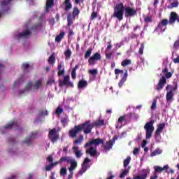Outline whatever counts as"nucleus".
Wrapping results in <instances>:
<instances>
[{
    "instance_id": "nucleus-33",
    "label": "nucleus",
    "mask_w": 179,
    "mask_h": 179,
    "mask_svg": "<svg viewBox=\"0 0 179 179\" xmlns=\"http://www.w3.org/2000/svg\"><path fill=\"white\" fill-rule=\"evenodd\" d=\"M76 18H73V17H71V15H67V26L69 27H71L72 24H73V20H75Z\"/></svg>"
},
{
    "instance_id": "nucleus-50",
    "label": "nucleus",
    "mask_w": 179,
    "mask_h": 179,
    "mask_svg": "<svg viewBox=\"0 0 179 179\" xmlns=\"http://www.w3.org/2000/svg\"><path fill=\"white\" fill-rule=\"evenodd\" d=\"M156 107H157V99H154L151 105V110H156Z\"/></svg>"
},
{
    "instance_id": "nucleus-10",
    "label": "nucleus",
    "mask_w": 179,
    "mask_h": 179,
    "mask_svg": "<svg viewBox=\"0 0 179 179\" xmlns=\"http://www.w3.org/2000/svg\"><path fill=\"white\" fill-rule=\"evenodd\" d=\"M9 3H10V1H1V11H0V19L1 17H2V15L4 13H6V12H8V10H9L10 8H9Z\"/></svg>"
},
{
    "instance_id": "nucleus-58",
    "label": "nucleus",
    "mask_w": 179,
    "mask_h": 179,
    "mask_svg": "<svg viewBox=\"0 0 179 179\" xmlns=\"http://www.w3.org/2000/svg\"><path fill=\"white\" fill-rule=\"evenodd\" d=\"M62 124H64V125H66V124L68 123V117H64L61 120Z\"/></svg>"
},
{
    "instance_id": "nucleus-22",
    "label": "nucleus",
    "mask_w": 179,
    "mask_h": 179,
    "mask_svg": "<svg viewBox=\"0 0 179 179\" xmlns=\"http://www.w3.org/2000/svg\"><path fill=\"white\" fill-rule=\"evenodd\" d=\"M70 167L69 168V171H73L78 167V162L75 159L73 158V160L69 163Z\"/></svg>"
},
{
    "instance_id": "nucleus-16",
    "label": "nucleus",
    "mask_w": 179,
    "mask_h": 179,
    "mask_svg": "<svg viewBox=\"0 0 179 179\" xmlns=\"http://www.w3.org/2000/svg\"><path fill=\"white\" fill-rule=\"evenodd\" d=\"M176 20L178 22V15L176 12L172 11L169 16V24H174Z\"/></svg>"
},
{
    "instance_id": "nucleus-56",
    "label": "nucleus",
    "mask_w": 179,
    "mask_h": 179,
    "mask_svg": "<svg viewBox=\"0 0 179 179\" xmlns=\"http://www.w3.org/2000/svg\"><path fill=\"white\" fill-rule=\"evenodd\" d=\"M178 6V1H173L171 4V8H177Z\"/></svg>"
},
{
    "instance_id": "nucleus-5",
    "label": "nucleus",
    "mask_w": 179,
    "mask_h": 179,
    "mask_svg": "<svg viewBox=\"0 0 179 179\" xmlns=\"http://www.w3.org/2000/svg\"><path fill=\"white\" fill-rule=\"evenodd\" d=\"M48 138L52 143H55L59 139V134L57 131V129L54 128L49 131Z\"/></svg>"
},
{
    "instance_id": "nucleus-31",
    "label": "nucleus",
    "mask_w": 179,
    "mask_h": 179,
    "mask_svg": "<svg viewBox=\"0 0 179 179\" xmlns=\"http://www.w3.org/2000/svg\"><path fill=\"white\" fill-rule=\"evenodd\" d=\"M84 138L85 137L83 135H80L79 138L73 141V145H82V142H83Z\"/></svg>"
},
{
    "instance_id": "nucleus-28",
    "label": "nucleus",
    "mask_w": 179,
    "mask_h": 179,
    "mask_svg": "<svg viewBox=\"0 0 179 179\" xmlns=\"http://www.w3.org/2000/svg\"><path fill=\"white\" fill-rule=\"evenodd\" d=\"M73 159V158L71 156H64L60 158V162L62 164L64 163V162H66L67 164H69Z\"/></svg>"
},
{
    "instance_id": "nucleus-64",
    "label": "nucleus",
    "mask_w": 179,
    "mask_h": 179,
    "mask_svg": "<svg viewBox=\"0 0 179 179\" xmlns=\"http://www.w3.org/2000/svg\"><path fill=\"white\" fill-rule=\"evenodd\" d=\"M173 47H174V48H178V47H179V40L176 41L174 43Z\"/></svg>"
},
{
    "instance_id": "nucleus-46",
    "label": "nucleus",
    "mask_w": 179,
    "mask_h": 179,
    "mask_svg": "<svg viewBox=\"0 0 179 179\" xmlns=\"http://www.w3.org/2000/svg\"><path fill=\"white\" fill-rule=\"evenodd\" d=\"M13 125H17L16 124H15V122H10V123H8L7 125L4 126V129H12V127Z\"/></svg>"
},
{
    "instance_id": "nucleus-34",
    "label": "nucleus",
    "mask_w": 179,
    "mask_h": 179,
    "mask_svg": "<svg viewBox=\"0 0 179 179\" xmlns=\"http://www.w3.org/2000/svg\"><path fill=\"white\" fill-rule=\"evenodd\" d=\"M148 178V173L144 172L143 174L139 175V176H134L133 179H146Z\"/></svg>"
},
{
    "instance_id": "nucleus-40",
    "label": "nucleus",
    "mask_w": 179,
    "mask_h": 179,
    "mask_svg": "<svg viewBox=\"0 0 179 179\" xmlns=\"http://www.w3.org/2000/svg\"><path fill=\"white\" fill-rule=\"evenodd\" d=\"M88 73H90V75H92V76H96V75L99 73V71L97 69H90L88 71Z\"/></svg>"
},
{
    "instance_id": "nucleus-19",
    "label": "nucleus",
    "mask_w": 179,
    "mask_h": 179,
    "mask_svg": "<svg viewBox=\"0 0 179 179\" xmlns=\"http://www.w3.org/2000/svg\"><path fill=\"white\" fill-rule=\"evenodd\" d=\"M63 66H64V63L59 62L58 64V65H57L58 76H64V75L65 74V69H64V68L62 69Z\"/></svg>"
},
{
    "instance_id": "nucleus-55",
    "label": "nucleus",
    "mask_w": 179,
    "mask_h": 179,
    "mask_svg": "<svg viewBox=\"0 0 179 179\" xmlns=\"http://www.w3.org/2000/svg\"><path fill=\"white\" fill-rule=\"evenodd\" d=\"M53 83H55V80L54 79H50L47 81L46 85L51 86Z\"/></svg>"
},
{
    "instance_id": "nucleus-25",
    "label": "nucleus",
    "mask_w": 179,
    "mask_h": 179,
    "mask_svg": "<svg viewBox=\"0 0 179 179\" xmlns=\"http://www.w3.org/2000/svg\"><path fill=\"white\" fill-rule=\"evenodd\" d=\"M31 34V31H29V29H27L24 31L22 33H20L17 35L18 38H26L28 36H30Z\"/></svg>"
},
{
    "instance_id": "nucleus-54",
    "label": "nucleus",
    "mask_w": 179,
    "mask_h": 179,
    "mask_svg": "<svg viewBox=\"0 0 179 179\" xmlns=\"http://www.w3.org/2000/svg\"><path fill=\"white\" fill-rule=\"evenodd\" d=\"M96 17H97V12L94 11L91 14V20H94Z\"/></svg>"
},
{
    "instance_id": "nucleus-24",
    "label": "nucleus",
    "mask_w": 179,
    "mask_h": 179,
    "mask_svg": "<svg viewBox=\"0 0 179 179\" xmlns=\"http://www.w3.org/2000/svg\"><path fill=\"white\" fill-rule=\"evenodd\" d=\"M79 13H80L79 8H78V7H74L72 13H69L68 15L71 17L76 19V16H79Z\"/></svg>"
},
{
    "instance_id": "nucleus-6",
    "label": "nucleus",
    "mask_w": 179,
    "mask_h": 179,
    "mask_svg": "<svg viewBox=\"0 0 179 179\" xmlns=\"http://www.w3.org/2000/svg\"><path fill=\"white\" fill-rule=\"evenodd\" d=\"M59 87H62V86H69V87H73V83L71 82V77L69 76V75L64 76L63 80H59Z\"/></svg>"
},
{
    "instance_id": "nucleus-23",
    "label": "nucleus",
    "mask_w": 179,
    "mask_h": 179,
    "mask_svg": "<svg viewBox=\"0 0 179 179\" xmlns=\"http://www.w3.org/2000/svg\"><path fill=\"white\" fill-rule=\"evenodd\" d=\"M73 152L76 155V157H77V159H80L82 157V151L79 150V147L78 146H74L72 148Z\"/></svg>"
},
{
    "instance_id": "nucleus-9",
    "label": "nucleus",
    "mask_w": 179,
    "mask_h": 179,
    "mask_svg": "<svg viewBox=\"0 0 179 179\" xmlns=\"http://www.w3.org/2000/svg\"><path fill=\"white\" fill-rule=\"evenodd\" d=\"M92 160L89 158H85L82 164L81 169L78 171V176H83L84 173H86L87 169H89V163H90Z\"/></svg>"
},
{
    "instance_id": "nucleus-1",
    "label": "nucleus",
    "mask_w": 179,
    "mask_h": 179,
    "mask_svg": "<svg viewBox=\"0 0 179 179\" xmlns=\"http://www.w3.org/2000/svg\"><path fill=\"white\" fill-rule=\"evenodd\" d=\"M124 12L125 17H134L137 14L136 9L130 6L124 7V3H120L114 7L113 16L121 22L124 19Z\"/></svg>"
},
{
    "instance_id": "nucleus-15",
    "label": "nucleus",
    "mask_w": 179,
    "mask_h": 179,
    "mask_svg": "<svg viewBox=\"0 0 179 179\" xmlns=\"http://www.w3.org/2000/svg\"><path fill=\"white\" fill-rule=\"evenodd\" d=\"M131 118H132V113H128L125 115L120 116L117 120V122L118 124H121L123 121L128 122L131 121Z\"/></svg>"
},
{
    "instance_id": "nucleus-57",
    "label": "nucleus",
    "mask_w": 179,
    "mask_h": 179,
    "mask_svg": "<svg viewBox=\"0 0 179 179\" xmlns=\"http://www.w3.org/2000/svg\"><path fill=\"white\" fill-rule=\"evenodd\" d=\"M115 73L116 75H120V73H124V71L123 70H120L118 69H115Z\"/></svg>"
},
{
    "instance_id": "nucleus-7",
    "label": "nucleus",
    "mask_w": 179,
    "mask_h": 179,
    "mask_svg": "<svg viewBox=\"0 0 179 179\" xmlns=\"http://www.w3.org/2000/svg\"><path fill=\"white\" fill-rule=\"evenodd\" d=\"M104 145V141H103V139L101 138H93L91 141H89L87 143H86L84 145V148L85 149H86V148H90V146L92 145H94L95 146H98V145Z\"/></svg>"
},
{
    "instance_id": "nucleus-49",
    "label": "nucleus",
    "mask_w": 179,
    "mask_h": 179,
    "mask_svg": "<svg viewBox=\"0 0 179 179\" xmlns=\"http://www.w3.org/2000/svg\"><path fill=\"white\" fill-rule=\"evenodd\" d=\"M129 173V169H124L120 175V178H124Z\"/></svg>"
},
{
    "instance_id": "nucleus-39",
    "label": "nucleus",
    "mask_w": 179,
    "mask_h": 179,
    "mask_svg": "<svg viewBox=\"0 0 179 179\" xmlns=\"http://www.w3.org/2000/svg\"><path fill=\"white\" fill-rule=\"evenodd\" d=\"M30 68V64L27 63H24L22 65V69L24 73L27 72V70Z\"/></svg>"
},
{
    "instance_id": "nucleus-12",
    "label": "nucleus",
    "mask_w": 179,
    "mask_h": 179,
    "mask_svg": "<svg viewBox=\"0 0 179 179\" xmlns=\"http://www.w3.org/2000/svg\"><path fill=\"white\" fill-rule=\"evenodd\" d=\"M82 132V130L80 129V127L79 125L75 126L73 129H71L69 131V135L71 136V138H76L78 136V134H80Z\"/></svg>"
},
{
    "instance_id": "nucleus-14",
    "label": "nucleus",
    "mask_w": 179,
    "mask_h": 179,
    "mask_svg": "<svg viewBox=\"0 0 179 179\" xmlns=\"http://www.w3.org/2000/svg\"><path fill=\"white\" fill-rule=\"evenodd\" d=\"M166 83H167V80L166 79V77H162L159 79L157 87H156V90H157V92H160V90H162L164 87V85H166Z\"/></svg>"
},
{
    "instance_id": "nucleus-2",
    "label": "nucleus",
    "mask_w": 179,
    "mask_h": 179,
    "mask_svg": "<svg viewBox=\"0 0 179 179\" xmlns=\"http://www.w3.org/2000/svg\"><path fill=\"white\" fill-rule=\"evenodd\" d=\"M178 89V85L177 83L175 84L174 86L171 85H168L166 87V90H167V93L166 95V101H170V100H173L174 98V92H177V90Z\"/></svg>"
},
{
    "instance_id": "nucleus-35",
    "label": "nucleus",
    "mask_w": 179,
    "mask_h": 179,
    "mask_svg": "<svg viewBox=\"0 0 179 179\" xmlns=\"http://www.w3.org/2000/svg\"><path fill=\"white\" fill-rule=\"evenodd\" d=\"M53 5H54V1H48L46 2V6H45V12H48V9H50V8H52Z\"/></svg>"
},
{
    "instance_id": "nucleus-42",
    "label": "nucleus",
    "mask_w": 179,
    "mask_h": 179,
    "mask_svg": "<svg viewBox=\"0 0 179 179\" xmlns=\"http://www.w3.org/2000/svg\"><path fill=\"white\" fill-rule=\"evenodd\" d=\"M62 113H64V109L61 108V106H59L55 110V114H57V115H61Z\"/></svg>"
},
{
    "instance_id": "nucleus-53",
    "label": "nucleus",
    "mask_w": 179,
    "mask_h": 179,
    "mask_svg": "<svg viewBox=\"0 0 179 179\" xmlns=\"http://www.w3.org/2000/svg\"><path fill=\"white\" fill-rule=\"evenodd\" d=\"M144 22L145 23H152V17L147 16L144 17Z\"/></svg>"
},
{
    "instance_id": "nucleus-13",
    "label": "nucleus",
    "mask_w": 179,
    "mask_h": 179,
    "mask_svg": "<svg viewBox=\"0 0 179 179\" xmlns=\"http://www.w3.org/2000/svg\"><path fill=\"white\" fill-rule=\"evenodd\" d=\"M86 155H90L91 157H99V153L97 149L94 147H90V149L85 150Z\"/></svg>"
},
{
    "instance_id": "nucleus-29",
    "label": "nucleus",
    "mask_w": 179,
    "mask_h": 179,
    "mask_svg": "<svg viewBox=\"0 0 179 179\" xmlns=\"http://www.w3.org/2000/svg\"><path fill=\"white\" fill-rule=\"evenodd\" d=\"M87 87V81L85 80H80L78 83V89H83V87Z\"/></svg>"
},
{
    "instance_id": "nucleus-27",
    "label": "nucleus",
    "mask_w": 179,
    "mask_h": 179,
    "mask_svg": "<svg viewBox=\"0 0 179 179\" xmlns=\"http://www.w3.org/2000/svg\"><path fill=\"white\" fill-rule=\"evenodd\" d=\"M155 173H162V171H164V170H169V165H165L162 168L159 166H156L154 167Z\"/></svg>"
},
{
    "instance_id": "nucleus-18",
    "label": "nucleus",
    "mask_w": 179,
    "mask_h": 179,
    "mask_svg": "<svg viewBox=\"0 0 179 179\" xmlns=\"http://www.w3.org/2000/svg\"><path fill=\"white\" fill-rule=\"evenodd\" d=\"M114 143H115L114 138H113V141L109 140L108 141H106V144L103 145V149L105 152H109V150H111V149H113V146Z\"/></svg>"
},
{
    "instance_id": "nucleus-45",
    "label": "nucleus",
    "mask_w": 179,
    "mask_h": 179,
    "mask_svg": "<svg viewBox=\"0 0 179 179\" xmlns=\"http://www.w3.org/2000/svg\"><path fill=\"white\" fill-rule=\"evenodd\" d=\"M22 143H25L26 145H28V146H30V145H31V137H29V136L27 137Z\"/></svg>"
},
{
    "instance_id": "nucleus-59",
    "label": "nucleus",
    "mask_w": 179,
    "mask_h": 179,
    "mask_svg": "<svg viewBox=\"0 0 179 179\" xmlns=\"http://www.w3.org/2000/svg\"><path fill=\"white\" fill-rule=\"evenodd\" d=\"M46 159L50 163H52V162H54V158H52V155H49Z\"/></svg>"
},
{
    "instance_id": "nucleus-26",
    "label": "nucleus",
    "mask_w": 179,
    "mask_h": 179,
    "mask_svg": "<svg viewBox=\"0 0 179 179\" xmlns=\"http://www.w3.org/2000/svg\"><path fill=\"white\" fill-rule=\"evenodd\" d=\"M94 127H103V125H106V122H104V120L103 119H99L96 121L92 122Z\"/></svg>"
},
{
    "instance_id": "nucleus-30",
    "label": "nucleus",
    "mask_w": 179,
    "mask_h": 179,
    "mask_svg": "<svg viewBox=\"0 0 179 179\" xmlns=\"http://www.w3.org/2000/svg\"><path fill=\"white\" fill-rule=\"evenodd\" d=\"M31 86H33V82L29 81L27 86H25V89L24 90H20V94H23L26 90H31Z\"/></svg>"
},
{
    "instance_id": "nucleus-61",
    "label": "nucleus",
    "mask_w": 179,
    "mask_h": 179,
    "mask_svg": "<svg viewBox=\"0 0 179 179\" xmlns=\"http://www.w3.org/2000/svg\"><path fill=\"white\" fill-rule=\"evenodd\" d=\"M111 57H113V52H109L106 54V59H111Z\"/></svg>"
},
{
    "instance_id": "nucleus-8",
    "label": "nucleus",
    "mask_w": 179,
    "mask_h": 179,
    "mask_svg": "<svg viewBox=\"0 0 179 179\" xmlns=\"http://www.w3.org/2000/svg\"><path fill=\"white\" fill-rule=\"evenodd\" d=\"M167 24H169V20H162L155 28V31H158L159 30H160L162 32L165 31L167 29Z\"/></svg>"
},
{
    "instance_id": "nucleus-21",
    "label": "nucleus",
    "mask_w": 179,
    "mask_h": 179,
    "mask_svg": "<svg viewBox=\"0 0 179 179\" xmlns=\"http://www.w3.org/2000/svg\"><path fill=\"white\" fill-rule=\"evenodd\" d=\"M127 78H128V71L126 70L125 73H124L123 76L122 77L121 80L118 83L119 87H122V85L127 81Z\"/></svg>"
},
{
    "instance_id": "nucleus-11",
    "label": "nucleus",
    "mask_w": 179,
    "mask_h": 179,
    "mask_svg": "<svg viewBox=\"0 0 179 179\" xmlns=\"http://www.w3.org/2000/svg\"><path fill=\"white\" fill-rule=\"evenodd\" d=\"M100 59H101V55L99 52H96L89 58L88 63L93 66V65H96V62L100 61Z\"/></svg>"
},
{
    "instance_id": "nucleus-43",
    "label": "nucleus",
    "mask_w": 179,
    "mask_h": 179,
    "mask_svg": "<svg viewBox=\"0 0 179 179\" xmlns=\"http://www.w3.org/2000/svg\"><path fill=\"white\" fill-rule=\"evenodd\" d=\"M131 59H125L122 62L121 65L122 66H127L128 65H131Z\"/></svg>"
},
{
    "instance_id": "nucleus-62",
    "label": "nucleus",
    "mask_w": 179,
    "mask_h": 179,
    "mask_svg": "<svg viewBox=\"0 0 179 179\" xmlns=\"http://www.w3.org/2000/svg\"><path fill=\"white\" fill-rule=\"evenodd\" d=\"M71 78L73 80L76 79V71L72 70V71H71Z\"/></svg>"
},
{
    "instance_id": "nucleus-17",
    "label": "nucleus",
    "mask_w": 179,
    "mask_h": 179,
    "mask_svg": "<svg viewBox=\"0 0 179 179\" xmlns=\"http://www.w3.org/2000/svg\"><path fill=\"white\" fill-rule=\"evenodd\" d=\"M166 128V124L165 123H161L159 124L156 131H155V138H157L160 136V134L163 132V129Z\"/></svg>"
},
{
    "instance_id": "nucleus-36",
    "label": "nucleus",
    "mask_w": 179,
    "mask_h": 179,
    "mask_svg": "<svg viewBox=\"0 0 179 179\" xmlns=\"http://www.w3.org/2000/svg\"><path fill=\"white\" fill-rule=\"evenodd\" d=\"M40 86H41V80H38L34 85V89H35V90H38V89H40Z\"/></svg>"
},
{
    "instance_id": "nucleus-63",
    "label": "nucleus",
    "mask_w": 179,
    "mask_h": 179,
    "mask_svg": "<svg viewBox=\"0 0 179 179\" xmlns=\"http://www.w3.org/2000/svg\"><path fill=\"white\" fill-rule=\"evenodd\" d=\"M52 164H50V165H48V166H45V170H46V171H51V169H52Z\"/></svg>"
},
{
    "instance_id": "nucleus-47",
    "label": "nucleus",
    "mask_w": 179,
    "mask_h": 179,
    "mask_svg": "<svg viewBox=\"0 0 179 179\" xmlns=\"http://www.w3.org/2000/svg\"><path fill=\"white\" fill-rule=\"evenodd\" d=\"M67 170L66 167H62L60 169V176L62 177H64V176H66Z\"/></svg>"
},
{
    "instance_id": "nucleus-3",
    "label": "nucleus",
    "mask_w": 179,
    "mask_h": 179,
    "mask_svg": "<svg viewBox=\"0 0 179 179\" xmlns=\"http://www.w3.org/2000/svg\"><path fill=\"white\" fill-rule=\"evenodd\" d=\"M78 125L81 131H83L85 135H89V134H92V129L94 128L93 122L92 123L90 120H87L84 123Z\"/></svg>"
},
{
    "instance_id": "nucleus-4",
    "label": "nucleus",
    "mask_w": 179,
    "mask_h": 179,
    "mask_svg": "<svg viewBox=\"0 0 179 179\" xmlns=\"http://www.w3.org/2000/svg\"><path fill=\"white\" fill-rule=\"evenodd\" d=\"M153 124H155V120H151L147 122L144 126V129L146 131V139H150V138H152V134H153V131H155Z\"/></svg>"
},
{
    "instance_id": "nucleus-60",
    "label": "nucleus",
    "mask_w": 179,
    "mask_h": 179,
    "mask_svg": "<svg viewBox=\"0 0 179 179\" xmlns=\"http://www.w3.org/2000/svg\"><path fill=\"white\" fill-rule=\"evenodd\" d=\"M171 76H173V73L171 72H168L165 74V78H166V79H170Z\"/></svg>"
},
{
    "instance_id": "nucleus-41",
    "label": "nucleus",
    "mask_w": 179,
    "mask_h": 179,
    "mask_svg": "<svg viewBox=\"0 0 179 179\" xmlns=\"http://www.w3.org/2000/svg\"><path fill=\"white\" fill-rule=\"evenodd\" d=\"M92 48L87 49V50L86 51V52L84 55L85 59H87V58H89L90 57V55H92Z\"/></svg>"
},
{
    "instance_id": "nucleus-32",
    "label": "nucleus",
    "mask_w": 179,
    "mask_h": 179,
    "mask_svg": "<svg viewBox=\"0 0 179 179\" xmlns=\"http://www.w3.org/2000/svg\"><path fill=\"white\" fill-rule=\"evenodd\" d=\"M65 36V32H61L58 36L55 37L56 43H61V40Z\"/></svg>"
},
{
    "instance_id": "nucleus-52",
    "label": "nucleus",
    "mask_w": 179,
    "mask_h": 179,
    "mask_svg": "<svg viewBox=\"0 0 179 179\" xmlns=\"http://www.w3.org/2000/svg\"><path fill=\"white\" fill-rule=\"evenodd\" d=\"M29 137L31 138V139H36V138H37V131L31 132Z\"/></svg>"
},
{
    "instance_id": "nucleus-38",
    "label": "nucleus",
    "mask_w": 179,
    "mask_h": 179,
    "mask_svg": "<svg viewBox=\"0 0 179 179\" xmlns=\"http://www.w3.org/2000/svg\"><path fill=\"white\" fill-rule=\"evenodd\" d=\"M157 155H162V150L160 149H156L151 154V157H153L154 156H157Z\"/></svg>"
},
{
    "instance_id": "nucleus-51",
    "label": "nucleus",
    "mask_w": 179,
    "mask_h": 179,
    "mask_svg": "<svg viewBox=\"0 0 179 179\" xmlns=\"http://www.w3.org/2000/svg\"><path fill=\"white\" fill-rule=\"evenodd\" d=\"M143 50H145V45H143V43H142L141 45V47H140L139 50H138V53L140 54V55H143Z\"/></svg>"
},
{
    "instance_id": "nucleus-37",
    "label": "nucleus",
    "mask_w": 179,
    "mask_h": 179,
    "mask_svg": "<svg viewBox=\"0 0 179 179\" xmlns=\"http://www.w3.org/2000/svg\"><path fill=\"white\" fill-rule=\"evenodd\" d=\"M64 55L66 57V59H69L71 58V55H72V51L71 49H68L64 52Z\"/></svg>"
},
{
    "instance_id": "nucleus-48",
    "label": "nucleus",
    "mask_w": 179,
    "mask_h": 179,
    "mask_svg": "<svg viewBox=\"0 0 179 179\" xmlns=\"http://www.w3.org/2000/svg\"><path fill=\"white\" fill-rule=\"evenodd\" d=\"M48 62L49 64H50V65H52V64L55 62V57L54 56L53 54L50 56Z\"/></svg>"
},
{
    "instance_id": "nucleus-44",
    "label": "nucleus",
    "mask_w": 179,
    "mask_h": 179,
    "mask_svg": "<svg viewBox=\"0 0 179 179\" xmlns=\"http://www.w3.org/2000/svg\"><path fill=\"white\" fill-rule=\"evenodd\" d=\"M129 163H131V157H127L123 162L124 167H128Z\"/></svg>"
},
{
    "instance_id": "nucleus-20",
    "label": "nucleus",
    "mask_w": 179,
    "mask_h": 179,
    "mask_svg": "<svg viewBox=\"0 0 179 179\" xmlns=\"http://www.w3.org/2000/svg\"><path fill=\"white\" fill-rule=\"evenodd\" d=\"M62 8L65 12H68V10H71V9H72V3H71V1H64Z\"/></svg>"
}]
</instances>
